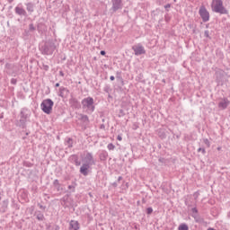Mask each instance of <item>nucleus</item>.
Returning a JSON list of instances; mask_svg holds the SVG:
<instances>
[{
  "label": "nucleus",
  "mask_w": 230,
  "mask_h": 230,
  "mask_svg": "<svg viewBox=\"0 0 230 230\" xmlns=\"http://www.w3.org/2000/svg\"><path fill=\"white\" fill-rule=\"evenodd\" d=\"M114 79H115L114 75H111V76L110 77V80H111V82L114 81Z\"/></svg>",
  "instance_id": "nucleus-24"
},
{
  "label": "nucleus",
  "mask_w": 230,
  "mask_h": 230,
  "mask_svg": "<svg viewBox=\"0 0 230 230\" xmlns=\"http://www.w3.org/2000/svg\"><path fill=\"white\" fill-rule=\"evenodd\" d=\"M121 139H122L121 137L119 136V137H118V140H119V141H121Z\"/></svg>",
  "instance_id": "nucleus-27"
},
{
  "label": "nucleus",
  "mask_w": 230,
  "mask_h": 230,
  "mask_svg": "<svg viewBox=\"0 0 230 230\" xmlns=\"http://www.w3.org/2000/svg\"><path fill=\"white\" fill-rule=\"evenodd\" d=\"M154 209H152V208H147V214L151 215V213H153Z\"/></svg>",
  "instance_id": "nucleus-20"
},
{
  "label": "nucleus",
  "mask_w": 230,
  "mask_h": 230,
  "mask_svg": "<svg viewBox=\"0 0 230 230\" xmlns=\"http://www.w3.org/2000/svg\"><path fill=\"white\" fill-rule=\"evenodd\" d=\"M199 152H202L203 154H206V149L199 148Z\"/></svg>",
  "instance_id": "nucleus-22"
},
{
  "label": "nucleus",
  "mask_w": 230,
  "mask_h": 230,
  "mask_svg": "<svg viewBox=\"0 0 230 230\" xmlns=\"http://www.w3.org/2000/svg\"><path fill=\"white\" fill-rule=\"evenodd\" d=\"M83 109L86 111V112H89L92 114V112H94V99L92 97H86L82 101Z\"/></svg>",
  "instance_id": "nucleus-1"
},
{
  "label": "nucleus",
  "mask_w": 230,
  "mask_h": 230,
  "mask_svg": "<svg viewBox=\"0 0 230 230\" xmlns=\"http://www.w3.org/2000/svg\"><path fill=\"white\" fill-rule=\"evenodd\" d=\"M56 87H60V84L57 83Z\"/></svg>",
  "instance_id": "nucleus-26"
},
{
  "label": "nucleus",
  "mask_w": 230,
  "mask_h": 230,
  "mask_svg": "<svg viewBox=\"0 0 230 230\" xmlns=\"http://www.w3.org/2000/svg\"><path fill=\"white\" fill-rule=\"evenodd\" d=\"M204 142H205V145H207V146H209V140L205 139Z\"/></svg>",
  "instance_id": "nucleus-21"
},
{
  "label": "nucleus",
  "mask_w": 230,
  "mask_h": 230,
  "mask_svg": "<svg viewBox=\"0 0 230 230\" xmlns=\"http://www.w3.org/2000/svg\"><path fill=\"white\" fill-rule=\"evenodd\" d=\"M39 218V220H42V217H38Z\"/></svg>",
  "instance_id": "nucleus-30"
},
{
  "label": "nucleus",
  "mask_w": 230,
  "mask_h": 230,
  "mask_svg": "<svg viewBox=\"0 0 230 230\" xmlns=\"http://www.w3.org/2000/svg\"><path fill=\"white\" fill-rule=\"evenodd\" d=\"M55 102H53L51 99H45L40 104V109L45 114H51Z\"/></svg>",
  "instance_id": "nucleus-2"
},
{
  "label": "nucleus",
  "mask_w": 230,
  "mask_h": 230,
  "mask_svg": "<svg viewBox=\"0 0 230 230\" xmlns=\"http://www.w3.org/2000/svg\"><path fill=\"white\" fill-rule=\"evenodd\" d=\"M15 12L18 13V15H26V11H24L21 6H17L15 8Z\"/></svg>",
  "instance_id": "nucleus-12"
},
{
  "label": "nucleus",
  "mask_w": 230,
  "mask_h": 230,
  "mask_svg": "<svg viewBox=\"0 0 230 230\" xmlns=\"http://www.w3.org/2000/svg\"><path fill=\"white\" fill-rule=\"evenodd\" d=\"M211 8L213 12H216V13H227V10L224 8V3L222 0H213Z\"/></svg>",
  "instance_id": "nucleus-3"
},
{
  "label": "nucleus",
  "mask_w": 230,
  "mask_h": 230,
  "mask_svg": "<svg viewBox=\"0 0 230 230\" xmlns=\"http://www.w3.org/2000/svg\"><path fill=\"white\" fill-rule=\"evenodd\" d=\"M101 55H105V50H102Z\"/></svg>",
  "instance_id": "nucleus-25"
},
{
  "label": "nucleus",
  "mask_w": 230,
  "mask_h": 230,
  "mask_svg": "<svg viewBox=\"0 0 230 230\" xmlns=\"http://www.w3.org/2000/svg\"><path fill=\"white\" fill-rule=\"evenodd\" d=\"M27 10H28L29 12H32V11H33V5H31V4H29L27 5Z\"/></svg>",
  "instance_id": "nucleus-17"
},
{
  "label": "nucleus",
  "mask_w": 230,
  "mask_h": 230,
  "mask_svg": "<svg viewBox=\"0 0 230 230\" xmlns=\"http://www.w3.org/2000/svg\"><path fill=\"white\" fill-rule=\"evenodd\" d=\"M122 8L123 4H121V0H112L113 12H117V10H121Z\"/></svg>",
  "instance_id": "nucleus-6"
},
{
  "label": "nucleus",
  "mask_w": 230,
  "mask_h": 230,
  "mask_svg": "<svg viewBox=\"0 0 230 230\" xmlns=\"http://www.w3.org/2000/svg\"><path fill=\"white\" fill-rule=\"evenodd\" d=\"M204 35L205 37L209 38V31H205Z\"/></svg>",
  "instance_id": "nucleus-19"
},
{
  "label": "nucleus",
  "mask_w": 230,
  "mask_h": 230,
  "mask_svg": "<svg viewBox=\"0 0 230 230\" xmlns=\"http://www.w3.org/2000/svg\"><path fill=\"white\" fill-rule=\"evenodd\" d=\"M192 217H194V218L197 217V209L195 208H192Z\"/></svg>",
  "instance_id": "nucleus-18"
},
{
  "label": "nucleus",
  "mask_w": 230,
  "mask_h": 230,
  "mask_svg": "<svg viewBox=\"0 0 230 230\" xmlns=\"http://www.w3.org/2000/svg\"><path fill=\"white\" fill-rule=\"evenodd\" d=\"M90 168H91V164L84 163L83 165L80 168V172L83 175H88Z\"/></svg>",
  "instance_id": "nucleus-8"
},
{
  "label": "nucleus",
  "mask_w": 230,
  "mask_h": 230,
  "mask_svg": "<svg viewBox=\"0 0 230 230\" xmlns=\"http://www.w3.org/2000/svg\"><path fill=\"white\" fill-rule=\"evenodd\" d=\"M42 51L43 53H45V55H51V53H53V50L49 49L48 46H45L44 48H42Z\"/></svg>",
  "instance_id": "nucleus-13"
},
{
  "label": "nucleus",
  "mask_w": 230,
  "mask_h": 230,
  "mask_svg": "<svg viewBox=\"0 0 230 230\" xmlns=\"http://www.w3.org/2000/svg\"><path fill=\"white\" fill-rule=\"evenodd\" d=\"M114 148H116V146L113 144L108 145V150H114Z\"/></svg>",
  "instance_id": "nucleus-16"
},
{
  "label": "nucleus",
  "mask_w": 230,
  "mask_h": 230,
  "mask_svg": "<svg viewBox=\"0 0 230 230\" xmlns=\"http://www.w3.org/2000/svg\"><path fill=\"white\" fill-rule=\"evenodd\" d=\"M165 8H170V4L165 5Z\"/></svg>",
  "instance_id": "nucleus-28"
},
{
  "label": "nucleus",
  "mask_w": 230,
  "mask_h": 230,
  "mask_svg": "<svg viewBox=\"0 0 230 230\" xmlns=\"http://www.w3.org/2000/svg\"><path fill=\"white\" fill-rule=\"evenodd\" d=\"M133 50L135 51V55L139 56V55H145V47L142 46L141 44L135 45L133 47Z\"/></svg>",
  "instance_id": "nucleus-5"
},
{
  "label": "nucleus",
  "mask_w": 230,
  "mask_h": 230,
  "mask_svg": "<svg viewBox=\"0 0 230 230\" xmlns=\"http://www.w3.org/2000/svg\"><path fill=\"white\" fill-rule=\"evenodd\" d=\"M83 119H84V121H87V119H88L87 116L83 115Z\"/></svg>",
  "instance_id": "nucleus-23"
},
{
  "label": "nucleus",
  "mask_w": 230,
  "mask_h": 230,
  "mask_svg": "<svg viewBox=\"0 0 230 230\" xmlns=\"http://www.w3.org/2000/svg\"><path fill=\"white\" fill-rule=\"evenodd\" d=\"M67 89L65 87H60L58 95L61 96V98H66V96H67Z\"/></svg>",
  "instance_id": "nucleus-11"
},
{
  "label": "nucleus",
  "mask_w": 230,
  "mask_h": 230,
  "mask_svg": "<svg viewBox=\"0 0 230 230\" xmlns=\"http://www.w3.org/2000/svg\"><path fill=\"white\" fill-rule=\"evenodd\" d=\"M83 163L90 165L94 164V160H93V155H91L90 153H87L85 157L83 159Z\"/></svg>",
  "instance_id": "nucleus-7"
},
{
  "label": "nucleus",
  "mask_w": 230,
  "mask_h": 230,
  "mask_svg": "<svg viewBox=\"0 0 230 230\" xmlns=\"http://www.w3.org/2000/svg\"><path fill=\"white\" fill-rule=\"evenodd\" d=\"M80 229V225L78 224V221L72 220L70 222V230H78Z\"/></svg>",
  "instance_id": "nucleus-10"
},
{
  "label": "nucleus",
  "mask_w": 230,
  "mask_h": 230,
  "mask_svg": "<svg viewBox=\"0 0 230 230\" xmlns=\"http://www.w3.org/2000/svg\"><path fill=\"white\" fill-rule=\"evenodd\" d=\"M60 75H61V76H64V73L60 72Z\"/></svg>",
  "instance_id": "nucleus-29"
},
{
  "label": "nucleus",
  "mask_w": 230,
  "mask_h": 230,
  "mask_svg": "<svg viewBox=\"0 0 230 230\" xmlns=\"http://www.w3.org/2000/svg\"><path fill=\"white\" fill-rule=\"evenodd\" d=\"M66 146H68V147L73 146V140L70 139V138H68L67 141L66 142Z\"/></svg>",
  "instance_id": "nucleus-15"
},
{
  "label": "nucleus",
  "mask_w": 230,
  "mask_h": 230,
  "mask_svg": "<svg viewBox=\"0 0 230 230\" xmlns=\"http://www.w3.org/2000/svg\"><path fill=\"white\" fill-rule=\"evenodd\" d=\"M199 13L203 22H208V21H209V12H208V9H206L204 5L199 7Z\"/></svg>",
  "instance_id": "nucleus-4"
},
{
  "label": "nucleus",
  "mask_w": 230,
  "mask_h": 230,
  "mask_svg": "<svg viewBox=\"0 0 230 230\" xmlns=\"http://www.w3.org/2000/svg\"><path fill=\"white\" fill-rule=\"evenodd\" d=\"M188 225L186 224H181L178 227V230H189Z\"/></svg>",
  "instance_id": "nucleus-14"
},
{
  "label": "nucleus",
  "mask_w": 230,
  "mask_h": 230,
  "mask_svg": "<svg viewBox=\"0 0 230 230\" xmlns=\"http://www.w3.org/2000/svg\"><path fill=\"white\" fill-rule=\"evenodd\" d=\"M229 106V100L227 99H222L218 104L219 109H227Z\"/></svg>",
  "instance_id": "nucleus-9"
}]
</instances>
